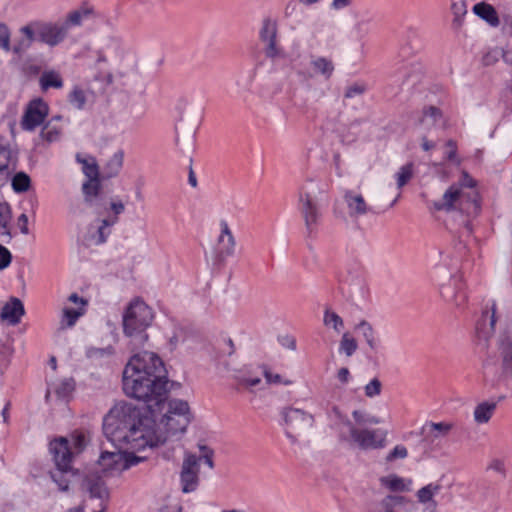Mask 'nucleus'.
<instances>
[{
  "label": "nucleus",
  "instance_id": "nucleus-35",
  "mask_svg": "<svg viewBox=\"0 0 512 512\" xmlns=\"http://www.w3.org/2000/svg\"><path fill=\"white\" fill-rule=\"evenodd\" d=\"M496 407L497 404L495 402L485 401L478 404L474 410L475 421L481 424L487 423L491 419Z\"/></svg>",
  "mask_w": 512,
  "mask_h": 512
},
{
  "label": "nucleus",
  "instance_id": "nucleus-3",
  "mask_svg": "<svg viewBox=\"0 0 512 512\" xmlns=\"http://www.w3.org/2000/svg\"><path fill=\"white\" fill-rule=\"evenodd\" d=\"M25 39L12 48L15 54L26 51L32 43L38 42L50 48L60 45L68 37V30L62 21H34L20 29Z\"/></svg>",
  "mask_w": 512,
  "mask_h": 512
},
{
  "label": "nucleus",
  "instance_id": "nucleus-30",
  "mask_svg": "<svg viewBox=\"0 0 512 512\" xmlns=\"http://www.w3.org/2000/svg\"><path fill=\"white\" fill-rule=\"evenodd\" d=\"M502 375L512 378V341L504 339L501 342Z\"/></svg>",
  "mask_w": 512,
  "mask_h": 512
},
{
  "label": "nucleus",
  "instance_id": "nucleus-26",
  "mask_svg": "<svg viewBox=\"0 0 512 512\" xmlns=\"http://www.w3.org/2000/svg\"><path fill=\"white\" fill-rule=\"evenodd\" d=\"M12 218L11 207L7 202L0 203V241L9 243L12 235L10 222Z\"/></svg>",
  "mask_w": 512,
  "mask_h": 512
},
{
  "label": "nucleus",
  "instance_id": "nucleus-59",
  "mask_svg": "<svg viewBox=\"0 0 512 512\" xmlns=\"http://www.w3.org/2000/svg\"><path fill=\"white\" fill-rule=\"evenodd\" d=\"M488 468L492 469L498 473H501L502 475H505V465H504L503 460H500V459L492 460V462L490 463Z\"/></svg>",
  "mask_w": 512,
  "mask_h": 512
},
{
  "label": "nucleus",
  "instance_id": "nucleus-64",
  "mask_svg": "<svg viewBox=\"0 0 512 512\" xmlns=\"http://www.w3.org/2000/svg\"><path fill=\"white\" fill-rule=\"evenodd\" d=\"M69 301L74 304L80 305V307L83 308L87 305V301L84 298L80 297L77 293H72L69 296Z\"/></svg>",
  "mask_w": 512,
  "mask_h": 512
},
{
  "label": "nucleus",
  "instance_id": "nucleus-2",
  "mask_svg": "<svg viewBox=\"0 0 512 512\" xmlns=\"http://www.w3.org/2000/svg\"><path fill=\"white\" fill-rule=\"evenodd\" d=\"M433 208L437 211H457L461 218L460 224L470 235L473 231L471 217L479 214L481 203L477 192L464 193L460 187L451 185L441 200L433 202Z\"/></svg>",
  "mask_w": 512,
  "mask_h": 512
},
{
  "label": "nucleus",
  "instance_id": "nucleus-12",
  "mask_svg": "<svg viewBox=\"0 0 512 512\" xmlns=\"http://www.w3.org/2000/svg\"><path fill=\"white\" fill-rule=\"evenodd\" d=\"M201 462V456L191 453L185 455L180 471V484L183 493H191L197 489Z\"/></svg>",
  "mask_w": 512,
  "mask_h": 512
},
{
  "label": "nucleus",
  "instance_id": "nucleus-29",
  "mask_svg": "<svg viewBox=\"0 0 512 512\" xmlns=\"http://www.w3.org/2000/svg\"><path fill=\"white\" fill-rule=\"evenodd\" d=\"M63 84L61 75L55 70H45L39 78V85L42 91H47L51 88L60 89L63 87Z\"/></svg>",
  "mask_w": 512,
  "mask_h": 512
},
{
  "label": "nucleus",
  "instance_id": "nucleus-55",
  "mask_svg": "<svg viewBox=\"0 0 512 512\" xmlns=\"http://www.w3.org/2000/svg\"><path fill=\"white\" fill-rule=\"evenodd\" d=\"M445 145L447 148H449V150L446 153L445 158L448 161L457 162V164H459L460 161L457 159V143H456V141L453 139H449Z\"/></svg>",
  "mask_w": 512,
  "mask_h": 512
},
{
  "label": "nucleus",
  "instance_id": "nucleus-15",
  "mask_svg": "<svg viewBox=\"0 0 512 512\" xmlns=\"http://www.w3.org/2000/svg\"><path fill=\"white\" fill-rule=\"evenodd\" d=\"M457 429L458 424L456 422L427 421L421 428V435L426 444L433 445L436 441L450 436L452 433L456 432Z\"/></svg>",
  "mask_w": 512,
  "mask_h": 512
},
{
  "label": "nucleus",
  "instance_id": "nucleus-19",
  "mask_svg": "<svg viewBox=\"0 0 512 512\" xmlns=\"http://www.w3.org/2000/svg\"><path fill=\"white\" fill-rule=\"evenodd\" d=\"M119 218L107 217L97 221V226L92 224L89 228V237L93 244H104L111 234V228L118 222Z\"/></svg>",
  "mask_w": 512,
  "mask_h": 512
},
{
  "label": "nucleus",
  "instance_id": "nucleus-60",
  "mask_svg": "<svg viewBox=\"0 0 512 512\" xmlns=\"http://www.w3.org/2000/svg\"><path fill=\"white\" fill-rule=\"evenodd\" d=\"M18 225H19V228H20V231H21L22 234L27 235L29 233L28 217H27V215L25 213H22L18 217Z\"/></svg>",
  "mask_w": 512,
  "mask_h": 512
},
{
  "label": "nucleus",
  "instance_id": "nucleus-16",
  "mask_svg": "<svg viewBox=\"0 0 512 512\" xmlns=\"http://www.w3.org/2000/svg\"><path fill=\"white\" fill-rule=\"evenodd\" d=\"M95 16V9L89 2H83L78 8L69 12L63 20L68 32L74 27H80L85 21L91 20Z\"/></svg>",
  "mask_w": 512,
  "mask_h": 512
},
{
  "label": "nucleus",
  "instance_id": "nucleus-38",
  "mask_svg": "<svg viewBox=\"0 0 512 512\" xmlns=\"http://www.w3.org/2000/svg\"><path fill=\"white\" fill-rule=\"evenodd\" d=\"M264 44L265 56L269 59H276L284 57V50L278 44L277 37L268 38L266 41H262Z\"/></svg>",
  "mask_w": 512,
  "mask_h": 512
},
{
  "label": "nucleus",
  "instance_id": "nucleus-42",
  "mask_svg": "<svg viewBox=\"0 0 512 512\" xmlns=\"http://www.w3.org/2000/svg\"><path fill=\"white\" fill-rule=\"evenodd\" d=\"M323 323L327 327H332L336 332H340L344 328L343 319L329 308L324 311Z\"/></svg>",
  "mask_w": 512,
  "mask_h": 512
},
{
  "label": "nucleus",
  "instance_id": "nucleus-33",
  "mask_svg": "<svg viewBox=\"0 0 512 512\" xmlns=\"http://www.w3.org/2000/svg\"><path fill=\"white\" fill-rule=\"evenodd\" d=\"M341 281V289L344 292L345 286H347V293L350 297H353L352 287L358 288L361 291L365 288V280L362 277L361 273L357 272L354 275H350V271L345 276H342Z\"/></svg>",
  "mask_w": 512,
  "mask_h": 512
},
{
  "label": "nucleus",
  "instance_id": "nucleus-4",
  "mask_svg": "<svg viewBox=\"0 0 512 512\" xmlns=\"http://www.w3.org/2000/svg\"><path fill=\"white\" fill-rule=\"evenodd\" d=\"M75 161L81 166V172L85 176L81 186L84 202L95 212L101 213L106 205L101 196V174L97 160L91 154L78 152Z\"/></svg>",
  "mask_w": 512,
  "mask_h": 512
},
{
  "label": "nucleus",
  "instance_id": "nucleus-43",
  "mask_svg": "<svg viewBox=\"0 0 512 512\" xmlns=\"http://www.w3.org/2000/svg\"><path fill=\"white\" fill-rule=\"evenodd\" d=\"M86 93L79 87L74 86L70 94L68 95L69 103L76 109L82 110L86 104Z\"/></svg>",
  "mask_w": 512,
  "mask_h": 512
},
{
  "label": "nucleus",
  "instance_id": "nucleus-24",
  "mask_svg": "<svg viewBox=\"0 0 512 512\" xmlns=\"http://www.w3.org/2000/svg\"><path fill=\"white\" fill-rule=\"evenodd\" d=\"M17 154L11 149L10 144L4 138H0V174H9L10 169H15Z\"/></svg>",
  "mask_w": 512,
  "mask_h": 512
},
{
  "label": "nucleus",
  "instance_id": "nucleus-34",
  "mask_svg": "<svg viewBox=\"0 0 512 512\" xmlns=\"http://www.w3.org/2000/svg\"><path fill=\"white\" fill-rule=\"evenodd\" d=\"M380 483L391 492H404L410 490L409 485L405 483V480L395 474L381 477Z\"/></svg>",
  "mask_w": 512,
  "mask_h": 512
},
{
  "label": "nucleus",
  "instance_id": "nucleus-17",
  "mask_svg": "<svg viewBox=\"0 0 512 512\" xmlns=\"http://www.w3.org/2000/svg\"><path fill=\"white\" fill-rule=\"evenodd\" d=\"M82 487L89 493L91 498L100 499L101 503L109 497L106 484L98 473L87 474L82 481Z\"/></svg>",
  "mask_w": 512,
  "mask_h": 512
},
{
  "label": "nucleus",
  "instance_id": "nucleus-21",
  "mask_svg": "<svg viewBox=\"0 0 512 512\" xmlns=\"http://www.w3.org/2000/svg\"><path fill=\"white\" fill-rule=\"evenodd\" d=\"M24 306L21 300L18 298H11L9 302H7L1 310L0 317L3 321L7 322L9 325H17L21 317L24 315Z\"/></svg>",
  "mask_w": 512,
  "mask_h": 512
},
{
  "label": "nucleus",
  "instance_id": "nucleus-8",
  "mask_svg": "<svg viewBox=\"0 0 512 512\" xmlns=\"http://www.w3.org/2000/svg\"><path fill=\"white\" fill-rule=\"evenodd\" d=\"M313 184L314 181L308 179L306 184L299 190L300 212L304 218L308 236H312V234L316 232L320 218L319 208L314 200L315 191L308 186Z\"/></svg>",
  "mask_w": 512,
  "mask_h": 512
},
{
  "label": "nucleus",
  "instance_id": "nucleus-32",
  "mask_svg": "<svg viewBox=\"0 0 512 512\" xmlns=\"http://www.w3.org/2000/svg\"><path fill=\"white\" fill-rule=\"evenodd\" d=\"M123 157L124 154L122 151L114 153L103 167L102 177L109 179L116 176L122 168Z\"/></svg>",
  "mask_w": 512,
  "mask_h": 512
},
{
  "label": "nucleus",
  "instance_id": "nucleus-58",
  "mask_svg": "<svg viewBox=\"0 0 512 512\" xmlns=\"http://www.w3.org/2000/svg\"><path fill=\"white\" fill-rule=\"evenodd\" d=\"M262 380L260 377H242L239 380V384L243 387H255L261 384Z\"/></svg>",
  "mask_w": 512,
  "mask_h": 512
},
{
  "label": "nucleus",
  "instance_id": "nucleus-50",
  "mask_svg": "<svg viewBox=\"0 0 512 512\" xmlns=\"http://www.w3.org/2000/svg\"><path fill=\"white\" fill-rule=\"evenodd\" d=\"M365 395L369 398L380 395L382 384L378 378H373L364 388Z\"/></svg>",
  "mask_w": 512,
  "mask_h": 512
},
{
  "label": "nucleus",
  "instance_id": "nucleus-51",
  "mask_svg": "<svg viewBox=\"0 0 512 512\" xmlns=\"http://www.w3.org/2000/svg\"><path fill=\"white\" fill-rule=\"evenodd\" d=\"M207 261L212 264L213 270L220 271L223 265L222 252L214 249L210 254H206Z\"/></svg>",
  "mask_w": 512,
  "mask_h": 512
},
{
  "label": "nucleus",
  "instance_id": "nucleus-62",
  "mask_svg": "<svg viewBox=\"0 0 512 512\" xmlns=\"http://www.w3.org/2000/svg\"><path fill=\"white\" fill-rule=\"evenodd\" d=\"M337 378L341 383H347L350 378L349 369L346 367H342L338 370Z\"/></svg>",
  "mask_w": 512,
  "mask_h": 512
},
{
  "label": "nucleus",
  "instance_id": "nucleus-27",
  "mask_svg": "<svg viewBox=\"0 0 512 512\" xmlns=\"http://www.w3.org/2000/svg\"><path fill=\"white\" fill-rule=\"evenodd\" d=\"M355 330L359 331L369 348L376 352L380 346V340L376 337V332L373 326L366 320H361L356 326Z\"/></svg>",
  "mask_w": 512,
  "mask_h": 512
},
{
  "label": "nucleus",
  "instance_id": "nucleus-6",
  "mask_svg": "<svg viewBox=\"0 0 512 512\" xmlns=\"http://www.w3.org/2000/svg\"><path fill=\"white\" fill-rule=\"evenodd\" d=\"M191 422V413L186 401L172 399L168 402V410L160 419V425L165 428L166 434L183 433ZM162 434V432H158Z\"/></svg>",
  "mask_w": 512,
  "mask_h": 512
},
{
  "label": "nucleus",
  "instance_id": "nucleus-9",
  "mask_svg": "<svg viewBox=\"0 0 512 512\" xmlns=\"http://www.w3.org/2000/svg\"><path fill=\"white\" fill-rule=\"evenodd\" d=\"M143 461V458L128 453L127 450H102L99 464L103 472H122Z\"/></svg>",
  "mask_w": 512,
  "mask_h": 512
},
{
  "label": "nucleus",
  "instance_id": "nucleus-44",
  "mask_svg": "<svg viewBox=\"0 0 512 512\" xmlns=\"http://www.w3.org/2000/svg\"><path fill=\"white\" fill-rule=\"evenodd\" d=\"M62 130L59 127L53 126L51 121L43 126L40 132V137L48 143L57 142L61 137Z\"/></svg>",
  "mask_w": 512,
  "mask_h": 512
},
{
  "label": "nucleus",
  "instance_id": "nucleus-14",
  "mask_svg": "<svg viewBox=\"0 0 512 512\" xmlns=\"http://www.w3.org/2000/svg\"><path fill=\"white\" fill-rule=\"evenodd\" d=\"M92 432L86 428L75 429L69 436H57L49 440L48 448H86L92 443Z\"/></svg>",
  "mask_w": 512,
  "mask_h": 512
},
{
  "label": "nucleus",
  "instance_id": "nucleus-11",
  "mask_svg": "<svg viewBox=\"0 0 512 512\" xmlns=\"http://www.w3.org/2000/svg\"><path fill=\"white\" fill-rule=\"evenodd\" d=\"M281 416L289 437L293 433L299 434L306 431L314 425V416L302 409L287 407L281 411Z\"/></svg>",
  "mask_w": 512,
  "mask_h": 512
},
{
  "label": "nucleus",
  "instance_id": "nucleus-52",
  "mask_svg": "<svg viewBox=\"0 0 512 512\" xmlns=\"http://www.w3.org/2000/svg\"><path fill=\"white\" fill-rule=\"evenodd\" d=\"M0 47L6 52L11 50L10 31L7 25L3 23H0Z\"/></svg>",
  "mask_w": 512,
  "mask_h": 512
},
{
  "label": "nucleus",
  "instance_id": "nucleus-18",
  "mask_svg": "<svg viewBox=\"0 0 512 512\" xmlns=\"http://www.w3.org/2000/svg\"><path fill=\"white\" fill-rule=\"evenodd\" d=\"M496 324V303L493 302L491 312L485 310L476 323V334L479 339L488 340L495 332Z\"/></svg>",
  "mask_w": 512,
  "mask_h": 512
},
{
  "label": "nucleus",
  "instance_id": "nucleus-61",
  "mask_svg": "<svg viewBox=\"0 0 512 512\" xmlns=\"http://www.w3.org/2000/svg\"><path fill=\"white\" fill-rule=\"evenodd\" d=\"M407 457V450H391V452L387 455L386 460L391 462L398 458H406Z\"/></svg>",
  "mask_w": 512,
  "mask_h": 512
},
{
  "label": "nucleus",
  "instance_id": "nucleus-28",
  "mask_svg": "<svg viewBox=\"0 0 512 512\" xmlns=\"http://www.w3.org/2000/svg\"><path fill=\"white\" fill-rule=\"evenodd\" d=\"M409 503L411 501L405 496L387 495L379 502L377 512H397L398 507Z\"/></svg>",
  "mask_w": 512,
  "mask_h": 512
},
{
  "label": "nucleus",
  "instance_id": "nucleus-23",
  "mask_svg": "<svg viewBox=\"0 0 512 512\" xmlns=\"http://www.w3.org/2000/svg\"><path fill=\"white\" fill-rule=\"evenodd\" d=\"M463 285L460 276H452L449 284L440 286V294L446 301H455L458 303V298H461V301L465 299V294L461 292Z\"/></svg>",
  "mask_w": 512,
  "mask_h": 512
},
{
  "label": "nucleus",
  "instance_id": "nucleus-49",
  "mask_svg": "<svg viewBox=\"0 0 512 512\" xmlns=\"http://www.w3.org/2000/svg\"><path fill=\"white\" fill-rule=\"evenodd\" d=\"M440 488H441V486L438 484L437 485L428 484V485L422 487L417 492V497H418L419 502H421V503L429 502L430 500H432L433 495L440 490Z\"/></svg>",
  "mask_w": 512,
  "mask_h": 512
},
{
  "label": "nucleus",
  "instance_id": "nucleus-22",
  "mask_svg": "<svg viewBox=\"0 0 512 512\" xmlns=\"http://www.w3.org/2000/svg\"><path fill=\"white\" fill-rule=\"evenodd\" d=\"M343 198L347 204L349 215L351 217H359L372 211L363 196L360 194H355L353 191L347 190L344 193Z\"/></svg>",
  "mask_w": 512,
  "mask_h": 512
},
{
  "label": "nucleus",
  "instance_id": "nucleus-45",
  "mask_svg": "<svg viewBox=\"0 0 512 512\" xmlns=\"http://www.w3.org/2000/svg\"><path fill=\"white\" fill-rule=\"evenodd\" d=\"M358 348L356 339L350 336L349 333H344L340 340L339 351L344 353L346 356H352Z\"/></svg>",
  "mask_w": 512,
  "mask_h": 512
},
{
  "label": "nucleus",
  "instance_id": "nucleus-13",
  "mask_svg": "<svg viewBox=\"0 0 512 512\" xmlns=\"http://www.w3.org/2000/svg\"><path fill=\"white\" fill-rule=\"evenodd\" d=\"M49 106L42 98L31 100L23 114L21 127L25 131H34L48 116Z\"/></svg>",
  "mask_w": 512,
  "mask_h": 512
},
{
  "label": "nucleus",
  "instance_id": "nucleus-47",
  "mask_svg": "<svg viewBox=\"0 0 512 512\" xmlns=\"http://www.w3.org/2000/svg\"><path fill=\"white\" fill-rule=\"evenodd\" d=\"M413 167V163L408 162L405 165H403L400 168V170L396 173L398 188H402L410 181V179L413 176Z\"/></svg>",
  "mask_w": 512,
  "mask_h": 512
},
{
  "label": "nucleus",
  "instance_id": "nucleus-37",
  "mask_svg": "<svg viewBox=\"0 0 512 512\" xmlns=\"http://www.w3.org/2000/svg\"><path fill=\"white\" fill-rule=\"evenodd\" d=\"M451 11L453 13L452 28L459 30L463 24V17L467 13V4L465 0L459 2H453L451 5Z\"/></svg>",
  "mask_w": 512,
  "mask_h": 512
},
{
  "label": "nucleus",
  "instance_id": "nucleus-10",
  "mask_svg": "<svg viewBox=\"0 0 512 512\" xmlns=\"http://www.w3.org/2000/svg\"><path fill=\"white\" fill-rule=\"evenodd\" d=\"M352 440L361 448H384L388 431L383 428L369 429L357 428L351 421H347Z\"/></svg>",
  "mask_w": 512,
  "mask_h": 512
},
{
  "label": "nucleus",
  "instance_id": "nucleus-41",
  "mask_svg": "<svg viewBox=\"0 0 512 512\" xmlns=\"http://www.w3.org/2000/svg\"><path fill=\"white\" fill-rule=\"evenodd\" d=\"M278 28L277 22L267 17L262 21V26L259 31V39L260 41H266L268 38L277 37Z\"/></svg>",
  "mask_w": 512,
  "mask_h": 512
},
{
  "label": "nucleus",
  "instance_id": "nucleus-1",
  "mask_svg": "<svg viewBox=\"0 0 512 512\" xmlns=\"http://www.w3.org/2000/svg\"><path fill=\"white\" fill-rule=\"evenodd\" d=\"M124 393L145 403L151 418L126 401L116 403L103 419V433L114 448H157L166 437L156 429V415L161 412L168 393L167 372L162 359L154 352L134 354L123 370Z\"/></svg>",
  "mask_w": 512,
  "mask_h": 512
},
{
  "label": "nucleus",
  "instance_id": "nucleus-5",
  "mask_svg": "<svg viewBox=\"0 0 512 512\" xmlns=\"http://www.w3.org/2000/svg\"><path fill=\"white\" fill-rule=\"evenodd\" d=\"M153 320L151 308L141 300L132 301L123 314L124 334L135 346H142L148 339L146 329Z\"/></svg>",
  "mask_w": 512,
  "mask_h": 512
},
{
  "label": "nucleus",
  "instance_id": "nucleus-36",
  "mask_svg": "<svg viewBox=\"0 0 512 512\" xmlns=\"http://www.w3.org/2000/svg\"><path fill=\"white\" fill-rule=\"evenodd\" d=\"M84 313L85 308L83 307L77 309L65 307L60 321L61 328L73 327Z\"/></svg>",
  "mask_w": 512,
  "mask_h": 512
},
{
  "label": "nucleus",
  "instance_id": "nucleus-39",
  "mask_svg": "<svg viewBox=\"0 0 512 512\" xmlns=\"http://www.w3.org/2000/svg\"><path fill=\"white\" fill-rule=\"evenodd\" d=\"M12 346L7 338L0 337V375L4 373L10 364Z\"/></svg>",
  "mask_w": 512,
  "mask_h": 512
},
{
  "label": "nucleus",
  "instance_id": "nucleus-25",
  "mask_svg": "<svg viewBox=\"0 0 512 512\" xmlns=\"http://www.w3.org/2000/svg\"><path fill=\"white\" fill-rule=\"evenodd\" d=\"M472 11L476 16L484 20L491 27L499 26L500 19L497 10L491 4L486 2H479L473 6Z\"/></svg>",
  "mask_w": 512,
  "mask_h": 512
},
{
  "label": "nucleus",
  "instance_id": "nucleus-54",
  "mask_svg": "<svg viewBox=\"0 0 512 512\" xmlns=\"http://www.w3.org/2000/svg\"><path fill=\"white\" fill-rule=\"evenodd\" d=\"M366 91V87L363 84L354 83L346 88L344 97L353 98L358 95H362Z\"/></svg>",
  "mask_w": 512,
  "mask_h": 512
},
{
  "label": "nucleus",
  "instance_id": "nucleus-31",
  "mask_svg": "<svg viewBox=\"0 0 512 512\" xmlns=\"http://www.w3.org/2000/svg\"><path fill=\"white\" fill-rule=\"evenodd\" d=\"M311 66L316 73L323 75L326 80L330 79L334 72L332 60L326 57H312Z\"/></svg>",
  "mask_w": 512,
  "mask_h": 512
},
{
  "label": "nucleus",
  "instance_id": "nucleus-63",
  "mask_svg": "<svg viewBox=\"0 0 512 512\" xmlns=\"http://www.w3.org/2000/svg\"><path fill=\"white\" fill-rule=\"evenodd\" d=\"M352 0H333L331 3V8L334 10H340L350 6Z\"/></svg>",
  "mask_w": 512,
  "mask_h": 512
},
{
  "label": "nucleus",
  "instance_id": "nucleus-40",
  "mask_svg": "<svg viewBox=\"0 0 512 512\" xmlns=\"http://www.w3.org/2000/svg\"><path fill=\"white\" fill-rule=\"evenodd\" d=\"M11 186L15 193H24L31 186V179L25 172H17L11 180Z\"/></svg>",
  "mask_w": 512,
  "mask_h": 512
},
{
  "label": "nucleus",
  "instance_id": "nucleus-53",
  "mask_svg": "<svg viewBox=\"0 0 512 512\" xmlns=\"http://www.w3.org/2000/svg\"><path fill=\"white\" fill-rule=\"evenodd\" d=\"M109 208L113 213L110 217L118 218V216L124 212L125 204L119 197H113L109 203Z\"/></svg>",
  "mask_w": 512,
  "mask_h": 512
},
{
  "label": "nucleus",
  "instance_id": "nucleus-48",
  "mask_svg": "<svg viewBox=\"0 0 512 512\" xmlns=\"http://www.w3.org/2000/svg\"><path fill=\"white\" fill-rule=\"evenodd\" d=\"M443 114L440 108L429 105L424 106L422 110V117L420 118V124H423L425 119L430 118L432 123H436L438 120L442 118Z\"/></svg>",
  "mask_w": 512,
  "mask_h": 512
},
{
  "label": "nucleus",
  "instance_id": "nucleus-57",
  "mask_svg": "<svg viewBox=\"0 0 512 512\" xmlns=\"http://www.w3.org/2000/svg\"><path fill=\"white\" fill-rule=\"evenodd\" d=\"M263 375L266 379L267 384H280L282 383V377L279 374H273L269 371L267 366H262Z\"/></svg>",
  "mask_w": 512,
  "mask_h": 512
},
{
  "label": "nucleus",
  "instance_id": "nucleus-20",
  "mask_svg": "<svg viewBox=\"0 0 512 512\" xmlns=\"http://www.w3.org/2000/svg\"><path fill=\"white\" fill-rule=\"evenodd\" d=\"M75 388V382L71 378H66L58 382L49 383L47 385L46 400H49L52 395H55V397L58 400L61 401H68L69 397L71 396L72 392Z\"/></svg>",
  "mask_w": 512,
  "mask_h": 512
},
{
  "label": "nucleus",
  "instance_id": "nucleus-7",
  "mask_svg": "<svg viewBox=\"0 0 512 512\" xmlns=\"http://www.w3.org/2000/svg\"><path fill=\"white\" fill-rule=\"evenodd\" d=\"M82 450H51L53 453V461L55 469L49 472L50 477L54 483L57 484L60 491H68L69 479L68 474L76 475L78 470L74 469L72 464L76 455Z\"/></svg>",
  "mask_w": 512,
  "mask_h": 512
},
{
  "label": "nucleus",
  "instance_id": "nucleus-46",
  "mask_svg": "<svg viewBox=\"0 0 512 512\" xmlns=\"http://www.w3.org/2000/svg\"><path fill=\"white\" fill-rule=\"evenodd\" d=\"M352 416L359 426H366V425H372V424H379L382 422V420L376 416H373L369 413H366L361 410H354L352 412Z\"/></svg>",
  "mask_w": 512,
  "mask_h": 512
},
{
  "label": "nucleus",
  "instance_id": "nucleus-56",
  "mask_svg": "<svg viewBox=\"0 0 512 512\" xmlns=\"http://www.w3.org/2000/svg\"><path fill=\"white\" fill-rule=\"evenodd\" d=\"M12 260L11 252L0 244V270L7 268Z\"/></svg>",
  "mask_w": 512,
  "mask_h": 512
}]
</instances>
